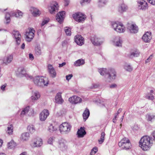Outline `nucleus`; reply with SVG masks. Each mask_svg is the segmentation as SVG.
<instances>
[{"label":"nucleus","instance_id":"f257e3e1","mask_svg":"<svg viewBox=\"0 0 155 155\" xmlns=\"http://www.w3.org/2000/svg\"><path fill=\"white\" fill-rule=\"evenodd\" d=\"M151 139L147 136L142 137L139 142V146L143 150H149L152 145V142L151 141Z\"/></svg>","mask_w":155,"mask_h":155},{"label":"nucleus","instance_id":"f03ea898","mask_svg":"<svg viewBox=\"0 0 155 155\" xmlns=\"http://www.w3.org/2000/svg\"><path fill=\"white\" fill-rule=\"evenodd\" d=\"M118 145L121 149L125 150L130 149L131 147L129 140L126 137L123 138L119 142Z\"/></svg>","mask_w":155,"mask_h":155},{"label":"nucleus","instance_id":"7ed1b4c3","mask_svg":"<svg viewBox=\"0 0 155 155\" xmlns=\"http://www.w3.org/2000/svg\"><path fill=\"white\" fill-rule=\"evenodd\" d=\"M71 128V125L67 122L63 123L59 126L60 131L62 134L68 133L70 131Z\"/></svg>","mask_w":155,"mask_h":155},{"label":"nucleus","instance_id":"20e7f679","mask_svg":"<svg viewBox=\"0 0 155 155\" xmlns=\"http://www.w3.org/2000/svg\"><path fill=\"white\" fill-rule=\"evenodd\" d=\"M116 77V73L113 69H109L108 70L106 74V78L107 81L109 82L114 80Z\"/></svg>","mask_w":155,"mask_h":155},{"label":"nucleus","instance_id":"39448f33","mask_svg":"<svg viewBox=\"0 0 155 155\" xmlns=\"http://www.w3.org/2000/svg\"><path fill=\"white\" fill-rule=\"evenodd\" d=\"M58 5L57 2H52L48 8L49 12L52 14H54L55 12L58 11Z\"/></svg>","mask_w":155,"mask_h":155},{"label":"nucleus","instance_id":"423d86ee","mask_svg":"<svg viewBox=\"0 0 155 155\" xmlns=\"http://www.w3.org/2000/svg\"><path fill=\"white\" fill-rule=\"evenodd\" d=\"M35 30L33 28H28L25 33L26 36V40L30 42L33 39L35 35Z\"/></svg>","mask_w":155,"mask_h":155},{"label":"nucleus","instance_id":"0eeeda50","mask_svg":"<svg viewBox=\"0 0 155 155\" xmlns=\"http://www.w3.org/2000/svg\"><path fill=\"white\" fill-rule=\"evenodd\" d=\"M73 17L75 21L79 22L84 21L86 18L85 15L81 12L74 14L73 15Z\"/></svg>","mask_w":155,"mask_h":155},{"label":"nucleus","instance_id":"6e6552de","mask_svg":"<svg viewBox=\"0 0 155 155\" xmlns=\"http://www.w3.org/2000/svg\"><path fill=\"white\" fill-rule=\"evenodd\" d=\"M112 25L114 30L117 32L123 33L125 31V28L121 23L118 24L116 22H113Z\"/></svg>","mask_w":155,"mask_h":155},{"label":"nucleus","instance_id":"1a4fd4ad","mask_svg":"<svg viewBox=\"0 0 155 155\" xmlns=\"http://www.w3.org/2000/svg\"><path fill=\"white\" fill-rule=\"evenodd\" d=\"M152 38L151 32H147L142 37V39L145 43H149Z\"/></svg>","mask_w":155,"mask_h":155},{"label":"nucleus","instance_id":"9d476101","mask_svg":"<svg viewBox=\"0 0 155 155\" xmlns=\"http://www.w3.org/2000/svg\"><path fill=\"white\" fill-rule=\"evenodd\" d=\"M82 101L81 98L76 96H74L69 98V101L72 104H77L81 103Z\"/></svg>","mask_w":155,"mask_h":155},{"label":"nucleus","instance_id":"9b49d317","mask_svg":"<svg viewBox=\"0 0 155 155\" xmlns=\"http://www.w3.org/2000/svg\"><path fill=\"white\" fill-rule=\"evenodd\" d=\"M127 28L131 33H135L138 32V28L135 24H128L127 26Z\"/></svg>","mask_w":155,"mask_h":155},{"label":"nucleus","instance_id":"f8f14e48","mask_svg":"<svg viewBox=\"0 0 155 155\" xmlns=\"http://www.w3.org/2000/svg\"><path fill=\"white\" fill-rule=\"evenodd\" d=\"M49 115V112L47 110H44L39 115L40 120L41 121H45Z\"/></svg>","mask_w":155,"mask_h":155},{"label":"nucleus","instance_id":"ddd939ff","mask_svg":"<svg viewBox=\"0 0 155 155\" xmlns=\"http://www.w3.org/2000/svg\"><path fill=\"white\" fill-rule=\"evenodd\" d=\"M74 40L76 43L80 46L82 45L84 43V39L80 35H77L74 37Z\"/></svg>","mask_w":155,"mask_h":155},{"label":"nucleus","instance_id":"4468645a","mask_svg":"<svg viewBox=\"0 0 155 155\" xmlns=\"http://www.w3.org/2000/svg\"><path fill=\"white\" fill-rule=\"evenodd\" d=\"M13 35L15 38L16 42L17 45H19L21 42V35L18 31H14L13 32Z\"/></svg>","mask_w":155,"mask_h":155},{"label":"nucleus","instance_id":"2eb2a0df","mask_svg":"<svg viewBox=\"0 0 155 155\" xmlns=\"http://www.w3.org/2000/svg\"><path fill=\"white\" fill-rule=\"evenodd\" d=\"M48 69L50 76L52 78L55 77L56 76V73L52 65L50 64H48Z\"/></svg>","mask_w":155,"mask_h":155},{"label":"nucleus","instance_id":"dca6fc26","mask_svg":"<svg viewBox=\"0 0 155 155\" xmlns=\"http://www.w3.org/2000/svg\"><path fill=\"white\" fill-rule=\"evenodd\" d=\"M13 58V55L12 54L5 56L3 59V63L5 64V65H7L12 61Z\"/></svg>","mask_w":155,"mask_h":155},{"label":"nucleus","instance_id":"f3484780","mask_svg":"<svg viewBox=\"0 0 155 155\" xmlns=\"http://www.w3.org/2000/svg\"><path fill=\"white\" fill-rule=\"evenodd\" d=\"M113 42L115 46L118 47L121 46L122 41L119 36L115 37L113 40Z\"/></svg>","mask_w":155,"mask_h":155},{"label":"nucleus","instance_id":"a211bd4d","mask_svg":"<svg viewBox=\"0 0 155 155\" xmlns=\"http://www.w3.org/2000/svg\"><path fill=\"white\" fill-rule=\"evenodd\" d=\"M65 13V11H62L59 12L56 15V20L59 23H61L63 21L64 18V15Z\"/></svg>","mask_w":155,"mask_h":155},{"label":"nucleus","instance_id":"6ab92c4d","mask_svg":"<svg viewBox=\"0 0 155 155\" xmlns=\"http://www.w3.org/2000/svg\"><path fill=\"white\" fill-rule=\"evenodd\" d=\"M86 132L85 130L84 127H81L78 129L77 132V134L78 138H82L86 134Z\"/></svg>","mask_w":155,"mask_h":155},{"label":"nucleus","instance_id":"aec40b11","mask_svg":"<svg viewBox=\"0 0 155 155\" xmlns=\"http://www.w3.org/2000/svg\"><path fill=\"white\" fill-rule=\"evenodd\" d=\"M91 40L92 44L95 45H100L102 43V42L100 41V39L96 36L91 37Z\"/></svg>","mask_w":155,"mask_h":155},{"label":"nucleus","instance_id":"412c9836","mask_svg":"<svg viewBox=\"0 0 155 155\" xmlns=\"http://www.w3.org/2000/svg\"><path fill=\"white\" fill-rule=\"evenodd\" d=\"M139 8L142 10H145L148 8V5L145 1L142 0L139 2Z\"/></svg>","mask_w":155,"mask_h":155},{"label":"nucleus","instance_id":"4be33fe9","mask_svg":"<svg viewBox=\"0 0 155 155\" xmlns=\"http://www.w3.org/2000/svg\"><path fill=\"white\" fill-rule=\"evenodd\" d=\"M23 13L20 10H17L15 11H12L11 12V14L12 16L17 18H20L22 16Z\"/></svg>","mask_w":155,"mask_h":155},{"label":"nucleus","instance_id":"5701e85b","mask_svg":"<svg viewBox=\"0 0 155 155\" xmlns=\"http://www.w3.org/2000/svg\"><path fill=\"white\" fill-rule=\"evenodd\" d=\"M39 82L40 83V85L42 87L47 86L48 84V81L45 77L43 76H41L40 78H39Z\"/></svg>","mask_w":155,"mask_h":155},{"label":"nucleus","instance_id":"b1692460","mask_svg":"<svg viewBox=\"0 0 155 155\" xmlns=\"http://www.w3.org/2000/svg\"><path fill=\"white\" fill-rule=\"evenodd\" d=\"M61 93L59 92L57 94L55 97V100L56 102L58 104H61L64 101L63 100L61 97Z\"/></svg>","mask_w":155,"mask_h":155},{"label":"nucleus","instance_id":"393cba45","mask_svg":"<svg viewBox=\"0 0 155 155\" xmlns=\"http://www.w3.org/2000/svg\"><path fill=\"white\" fill-rule=\"evenodd\" d=\"M29 134L28 132H25L23 133L21 135L20 139L21 141H25L28 140L29 138Z\"/></svg>","mask_w":155,"mask_h":155},{"label":"nucleus","instance_id":"a878e982","mask_svg":"<svg viewBox=\"0 0 155 155\" xmlns=\"http://www.w3.org/2000/svg\"><path fill=\"white\" fill-rule=\"evenodd\" d=\"M13 126L12 124H10L8 125L7 127V130L6 131L7 133L9 135H12L13 134Z\"/></svg>","mask_w":155,"mask_h":155},{"label":"nucleus","instance_id":"bb28decb","mask_svg":"<svg viewBox=\"0 0 155 155\" xmlns=\"http://www.w3.org/2000/svg\"><path fill=\"white\" fill-rule=\"evenodd\" d=\"M30 11L34 16L36 17L38 15L39 10L36 8L31 7L30 8Z\"/></svg>","mask_w":155,"mask_h":155},{"label":"nucleus","instance_id":"cd10ccee","mask_svg":"<svg viewBox=\"0 0 155 155\" xmlns=\"http://www.w3.org/2000/svg\"><path fill=\"white\" fill-rule=\"evenodd\" d=\"M127 9V7L124 4H121L118 7V11L120 13L125 11Z\"/></svg>","mask_w":155,"mask_h":155},{"label":"nucleus","instance_id":"c85d7f7f","mask_svg":"<svg viewBox=\"0 0 155 155\" xmlns=\"http://www.w3.org/2000/svg\"><path fill=\"white\" fill-rule=\"evenodd\" d=\"M8 148L9 149H14L16 146V144L14 141L13 140H12L11 141L8 143Z\"/></svg>","mask_w":155,"mask_h":155},{"label":"nucleus","instance_id":"c756f323","mask_svg":"<svg viewBox=\"0 0 155 155\" xmlns=\"http://www.w3.org/2000/svg\"><path fill=\"white\" fill-rule=\"evenodd\" d=\"M153 94V91L152 90L150 91V93H147L145 96V97L150 100H153L154 98V97Z\"/></svg>","mask_w":155,"mask_h":155},{"label":"nucleus","instance_id":"7c9ffc66","mask_svg":"<svg viewBox=\"0 0 155 155\" xmlns=\"http://www.w3.org/2000/svg\"><path fill=\"white\" fill-rule=\"evenodd\" d=\"M57 130V129L56 126H53L52 124H51L48 127V130L50 133H53Z\"/></svg>","mask_w":155,"mask_h":155},{"label":"nucleus","instance_id":"2f4dec72","mask_svg":"<svg viewBox=\"0 0 155 155\" xmlns=\"http://www.w3.org/2000/svg\"><path fill=\"white\" fill-rule=\"evenodd\" d=\"M90 115V111L87 108H86L85 110L84 111L83 114V116L84 120L85 121L87 119Z\"/></svg>","mask_w":155,"mask_h":155},{"label":"nucleus","instance_id":"473e14b6","mask_svg":"<svg viewBox=\"0 0 155 155\" xmlns=\"http://www.w3.org/2000/svg\"><path fill=\"white\" fill-rule=\"evenodd\" d=\"M85 63L84 60L80 59L75 61L74 64V65L75 66H79L84 64Z\"/></svg>","mask_w":155,"mask_h":155},{"label":"nucleus","instance_id":"72a5a7b5","mask_svg":"<svg viewBox=\"0 0 155 155\" xmlns=\"http://www.w3.org/2000/svg\"><path fill=\"white\" fill-rule=\"evenodd\" d=\"M59 147L62 150H63L67 148V146L65 143V141L64 140H61L59 143Z\"/></svg>","mask_w":155,"mask_h":155},{"label":"nucleus","instance_id":"f704fd0d","mask_svg":"<svg viewBox=\"0 0 155 155\" xmlns=\"http://www.w3.org/2000/svg\"><path fill=\"white\" fill-rule=\"evenodd\" d=\"M29 106L26 107L24 108L21 112V113L20 114V116L21 117L23 116L26 114L29 111Z\"/></svg>","mask_w":155,"mask_h":155},{"label":"nucleus","instance_id":"c9c22d12","mask_svg":"<svg viewBox=\"0 0 155 155\" xmlns=\"http://www.w3.org/2000/svg\"><path fill=\"white\" fill-rule=\"evenodd\" d=\"M108 70L107 69L104 68H101L98 69V72L100 73L101 75H105L106 77V74Z\"/></svg>","mask_w":155,"mask_h":155},{"label":"nucleus","instance_id":"e433bc0d","mask_svg":"<svg viewBox=\"0 0 155 155\" xmlns=\"http://www.w3.org/2000/svg\"><path fill=\"white\" fill-rule=\"evenodd\" d=\"M107 2L106 0H99L98 5L99 7H101L105 5Z\"/></svg>","mask_w":155,"mask_h":155},{"label":"nucleus","instance_id":"4c0bfd02","mask_svg":"<svg viewBox=\"0 0 155 155\" xmlns=\"http://www.w3.org/2000/svg\"><path fill=\"white\" fill-rule=\"evenodd\" d=\"M27 130L31 134L34 133L35 131V129L34 127V126L31 124L29 125L28 126Z\"/></svg>","mask_w":155,"mask_h":155},{"label":"nucleus","instance_id":"58836bf2","mask_svg":"<svg viewBox=\"0 0 155 155\" xmlns=\"http://www.w3.org/2000/svg\"><path fill=\"white\" fill-rule=\"evenodd\" d=\"M105 135V134L104 132H103L101 133L100 139L98 140L99 144H102L104 142V140Z\"/></svg>","mask_w":155,"mask_h":155},{"label":"nucleus","instance_id":"ea45409f","mask_svg":"<svg viewBox=\"0 0 155 155\" xmlns=\"http://www.w3.org/2000/svg\"><path fill=\"white\" fill-rule=\"evenodd\" d=\"M124 68L127 71L130 72L132 71L133 68L127 64H125L124 66Z\"/></svg>","mask_w":155,"mask_h":155},{"label":"nucleus","instance_id":"a19ab883","mask_svg":"<svg viewBox=\"0 0 155 155\" xmlns=\"http://www.w3.org/2000/svg\"><path fill=\"white\" fill-rule=\"evenodd\" d=\"M155 115H151L150 114H147V120L149 121H152V120L154 119Z\"/></svg>","mask_w":155,"mask_h":155},{"label":"nucleus","instance_id":"79ce46f5","mask_svg":"<svg viewBox=\"0 0 155 155\" xmlns=\"http://www.w3.org/2000/svg\"><path fill=\"white\" fill-rule=\"evenodd\" d=\"M64 31L67 35H71V28L68 27H66L64 29Z\"/></svg>","mask_w":155,"mask_h":155},{"label":"nucleus","instance_id":"37998d69","mask_svg":"<svg viewBox=\"0 0 155 155\" xmlns=\"http://www.w3.org/2000/svg\"><path fill=\"white\" fill-rule=\"evenodd\" d=\"M97 148L96 147H95L91 150L90 155H94L95 153L97 151Z\"/></svg>","mask_w":155,"mask_h":155},{"label":"nucleus","instance_id":"c03bdc74","mask_svg":"<svg viewBox=\"0 0 155 155\" xmlns=\"http://www.w3.org/2000/svg\"><path fill=\"white\" fill-rule=\"evenodd\" d=\"M139 54L140 53L139 52L136 51L135 52L131 53L130 54V56L131 57H137L139 56Z\"/></svg>","mask_w":155,"mask_h":155},{"label":"nucleus","instance_id":"a18cd8bd","mask_svg":"<svg viewBox=\"0 0 155 155\" xmlns=\"http://www.w3.org/2000/svg\"><path fill=\"white\" fill-rule=\"evenodd\" d=\"M38 94L36 93H35L34 96H31V99L32 101H34L36 100H37L38 99V97L37 96Z\"/></svg>","mask_w":155,"mask_h":155},{"label":"nucleus","instance_id":"49530a36","mask_svg":"<svg viewBox=\"0 0 155 155\" xmlns=\"http://www.w3.org/2000/svg\"><path fill=\"white\" fill-rule=\"evenodd\" d=\"M49 21V19L48 18H46L45 19H44L41 24V26H44L45 24H47Z\"/></svg>","mask_w":155,"mask_h":155},{"label":"nucleus","instance_id":"de8ad7c7","mask_svg":"<svg viewBox=\"0 0 155 155\" xmlns=\"http://www.w3.org/2000/svg\"><path fill=\"white\" fill-rule=\"evenodd\" d=\"M33 81L35 84L38 85L39 83V77L37 76L33 78Z\"/></svg>","mask_w":155,"mask_h":155},{"label":"nucleus","instance_id":"09e8293b","mask_svg":"<svg viewBox=\"0 0 155 155\" xmlns=\"http://www.w3.org/2000/svg\"><path fill=\"white\" fill-rule=\"evenodd\" d=\"M9 14L8 13H7L6 15L5 16V19H6V20L7 21V23L8 24L9 23L10 21V18L9 16Z\"/></svg>","mask_w":155,"mask_h":155},{"label":"nucleus","instance_id":"8fccbe9b","mask_svg":"<svg viewBox=\"0 0 155 155\" xmlns=\"http://www.w3.org/2000/svg\"><path fill=\"white\" fill-rule=\"evenodd\" d=\"M54 137H50L48 140V144L52 145L53 144V141L54 140Z\"/></svg>","mask_w":155,"mask_h":155},{"label":"nucleus","instance_id":"3c124183","mask_svg":"<svg viewBox=\"0 0 155 155\" xmlns=\"http://www.w3.org/2000/svg\"><path fill=\"white\" fill-rule=\"evenodd\" d=\"M31 145L33 147H37V141H32L31 143Z\"/></svg>","mask_w":155,"mask_h":155},{"label":"nucleus","instance_id":"603ef678","mask_svg":"<svg viewBox=\"0 0 155 155\" xmlns=\"http://www.w3.org/2000/svg\"><path fill=\"white\" fill-rule=\"evenodd\" d=\"M73 77V75L72 74H69L66 76V79L67 80L69 81L71 78Z\"/></svg>","mask_w":155,"mask_h":155},{"label":"nucleus","instance_id":"864d4df0","mask_svg":"<svg viewBox=\"0 0 155 155\" xmlns=\"http://www.w3.org/2000/svg\"><path fill=\"white\" fill-rule=\"evenodd\" d=\"M148 2L151 4L155 5V0H147Z\"/></svg>","mask_w":155,"mask_h":155},{"label":"nucleus","instance_id":"5fc2aeb1","mask_svg":"<svg viewBox=\"0 0 155 155\" xmlns=\"http://www.w3.org/2000/svg\"><path fill=\"white\" fill-rule=\"evenodd\" d=\"M152 58V55H151L149 57L146 61L145 63H147L149 62Z\"/></svg>","mask_w":155,"mask_h":155},{"label":"nucleus","instance_id":"6e6d98bb","mask_svg":"<svg viewBox=\"0 0 155 155\" xmlns=\"http://www.w3.org/2000/svg\"><path fill=\"white\" fill-rule=\"evenodd\" d=\"M91 1V0H82V2H81L80 3L81 5H83L84 2L89 3Z\"/></svg>","mask_w":155,"mask_h":155},{"label":"nucleus","instance_id":"4d7b16f0","mask_svg":"<svg viewBox=\"0 0 155 155\" xmlns=\"http://www.w3.org/2000/svg\"><path fill=\"white\" fill-rule=\"evenodd\" d=\"M7 86L6 84H5L2 85L1 87V89L3 91H4L5 90V88Z\"/></svg>","mask_w":155,"mask_h":155},{"label":"nucleus","instance_id":"13d9d810","mask_svg":"<svg viewBox=\"0 0 155 155\" xmlns=\"http://www.w3.org/2000/svg\"><path fill=\"white\" fill-rule=\"evenodd\" d=\"M29 59L31 60H33L34 59L33 55L32 54L30 53L29 54Z\"/></svg>","mask_w":155,"mask_h":155},{"label":"nucleus","instance_id":"bf43d9fd","mask_svg":"<svg viewBox=\"0 0 155 155\" xmlns=\"http://www.w3.org/2000/svg\"><path fill=\"white\" fill-rule=\"evenodd\" d=\"M66 63L65 62H63L62 64H59V67H61L63 66H64L66 64Z\"/></svg>","mask_w":155,"mask_h":155},{"label":"nucleus","instance_id":"052dcab7","mask_svg":"<svg viewBox=\"0 0 155 155\" xmlns=\"http://www.w3.org/2000/svg\"><path fill=\"white\" fill-rule=\"evenodd\" d=\"M117 86V85L115 84H113L112 85H111L110 86V88H114L116 87Z\"/></svg>","mask_w":155,"mask_h":155},{"label":"nucleus","instance_id":"680f3d73","mask_svg":"<svg viewBox=\"0 0 155 155\" xmlns=\"http://www.w3.org/2000/svg\"><path fill=\"white\" fill-rule=\"evenodd\" d=\"M64 1L65 2V5L67 6L68 5L69 3V0H64Z\"/></svg>","mask_w":155,"mask_h":155},{"label":"nucleus","instance_id":"e2e57ef3","mask_svg":"<svg viewBox=\"0 0 155 155\" xmlns=\"http://www.w3.org/2000/svg\"><path fill=\"white\" fill-rule=\"evenodd\" d=\"M43 144L42 140L41 139H39V147L41 146Z\"/></svg>","mask_w":155,"mask_h":155},{"label":"nucleus","instance_id":"0e129e2a","mask_svg":"<svg viewBox=\"0 0 155 155\" xmlns=\"http://www.w3.org/2000/svg\"><path fill=\"white\" fill-rule=\"evenodd\" d=\"M122 110V109L120 108L118 109V111L117 112V115H118L121 112Z\"/></svg>","mask_w":155,"mask_h":155},{"label":"nucleus","instance_id":"69168bd1","mask_svg":"<svg viewBox=\"0 0 155 155\" xmlns=\"http://www.w3.org/2000/svg\"><path fill=\"white\" fill-rule=\"evenodd\" d=\"M152 136L153 137V139L155 140V131H154L152 134Z\"/></svg>","mask_w":155,"mask_h":155},{"label":"nucleus","instance_id":"338daca9","mask_svg":"<svg viewBox=\"0 0 155 155\" xmlns=\"http://www.w3.org/2000/svg\"><path fill=\"white\" fill-rule=\"evenodd\" d=\"M25 47V44L24 43L22 44L21 45V48L22 49H24Z\"/></svg>","mask_w":155,"mask_h":155},{"label":"nucleus","instance_id":"774afa93","mask_svg":"<svg viewBox=\"0 0 155 155\" xmlns=\"http://www.w3.org/2000/svg\"><path fill=\"white\" fill-rule=\"evenodd\" d=\"M3 143V141L2 140L0 139V147H1Z\"/></svg>","mask_w":155,"mask_h":155}]
</instances>
